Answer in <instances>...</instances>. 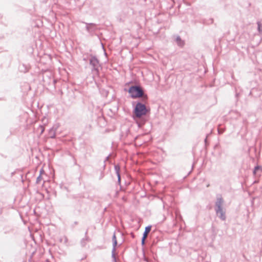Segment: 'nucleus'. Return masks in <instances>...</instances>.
I'll use <instances>...</instances> for the list:
<instances>
[{
  "label": "nucleus",
  "mask_w": 262,
  "mask_h": 262,
  "mask_svg": "<svg viewBox=\"0 0 262 262\" xmlns=\"http://www.w3.org/2000/svg\"><path fill=\"white\" fill-rule=\"evenodd\" d=\"M260 171L261 172H262V167L261 166H257L256 167H255L254 168V170L253 171V173L254 174H256V172L258 171Z\"/></svg>",
  "instance_id": "obj_5"
},
{
  "label": "nucleus",
  "mask_w": 262,
  "mask_h": 262,
  "mask_svg": "<svg viewBox=\"0 0 262 262\" xmlns=\"http://www.w3.org/2000/svg\"><path fill=\"white\" fill-rule=\"evenodd\" d=\"M260 29H261V27H260V24H258V29L259 31H260Z\"/></svg>",
  "instance_id": "obj_8"
},
{
  "label": "nucleus",
  "mask_w": 262,
  "mask_h": 262,
  "mask_svg": "<svg viewBox=\"0 0 262 262\" xmlns=\"http://www.w3.org/2000/svg\"><path fill=\"white\" fill-rule=\"evenodd\" d=\"M129 93L131 97L133 98L141 97L143 95V92L142 89L137 86H133L129 88L128 90Z\"/></svg>",
  "instance_id": "obj_2"
},
{
  "label": "nucleus",
  "mask_w": 262,
  "mask_h": 262,
  "mask_svg": "<svg viewBox=\"0 0 262 262\" xmlns=\"http://www.w3.org/2000/svg\"><path fill=\"white\" fill-rule=\"evenodd\" d=\"M115 169L117 171V176H118V180L120 181V174H119V167L117 166H115Z\"/></svg>",
  "instance_id": "obj_6"
},
{
  "label": "nucleus",
  "mask_w": 262,
  "mask_h": 262,
  "mask_svg": "<svg viewBox=\"0 0 262 262\" xmlns=\"http://www.w3.org/2000/svg\"><path fill=\"white\" fill-rule=\"evenodd\" d=\"M148 112V110L146 108L145 105L138 103L134 110V118H140L141 117L146 115Z\"/></svg>",
  "instance_id": "obj_1"
},
{
  "label": "nucleus",
  "mask_w": 262,
  "mask_h": 262,
  "mask_svg": "<svg viewBox=\"0 0 262 262\" xmlns=\"http://www.w3.org/2000/svg\"><path fill=\"white\" fill-rule=\"evenodd\" d=\"M222 203L223 201L222 199H220L216 203V206H217V209H216V213L221 219L224 220L225 219V215L221 207Z\"/></svg>",
  "instance_id": "obj_3"
},
{
  "label": "nucleus",
  "mask_w": 262,
  "mask_h": 262,
  "mask_svg": "<svg viewBox=\"0 0 262 262\" xmlns=\"http://www.w3.org/2000/svg\"><path fill=\"white\" fill-rule=\"evenodd\" d=\"M150 230H151V226H148L145 228V231H144V232L143 234V237L142 239V245L144 244L145 240L147 238V235H148V233H149V232L150 231Z\"/></svg>",
  "instance_id": "obj_4"
},
{
  "label": "nucleus",
  "mask_w": 262,
  "mask_h": 262,
  "mask_svg": "<svg viewBox=\"0 0 262 262\" xmlns=\"http://www.w3.org/2000/svg\"><path fill=\"white\" fill-rule=\"evenodd\" d=\"M113 239L114 241V246H116L117 243V240H116V237L115 234L113 235Z\"/></svg>",
  "instance_id": "obj_7"
}]
</instances>
